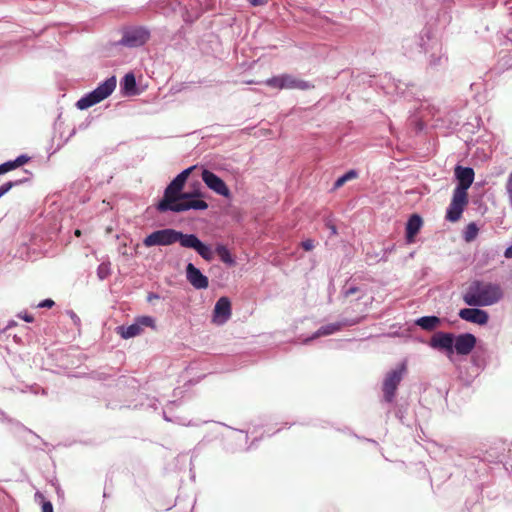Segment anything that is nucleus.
<instances>
[{"instance_id": "obj_30", "label": "nucleus", "mask_w": 512, "mask_h": 512, "mask_svg": "<svg viewBox=\"0 0 512 512\" xmlns=\"http://www.w3.org/2000/svg\"><path fill=\"white\" fill-rule=\"evenodd\" d=\"M20 182L21 181H19V183ZM17 184H18V182L9 181V182H6L3 185H1L0 186V197H2L4 194H6L12 187H14Z\"/></svg>"}, {"instance_id": "obj_11", "label": "nucleus", "mask_w": 512, "mask_h": 512, "mask_svg": "<svg viewBox=\"0 0 512 512\" xmlns=\"http://www.w3.org/2000/svg\"><path fill=\"white\" fill-rule=\"evenodd\" d=\"M454 335L452 333L437 332L430 340V345L434 349L445 350L448 355L454 353Z\"/></svg>"}, {"instance_id": "obj_18", "label": "nucleus", "mask_w": 512, "mask_h": 512, "mask_svg": "<svg viewBox=\"0 0 512 512\" xmlns=\"http://www.w3.org/2000/svg\"><path fill=\"white\" fill-rule=\"evenodd\" d=\"M440 318L437 316H424L416 320V325L423 330L432 331L440 325Z\"/></svg>"}, {"instance_id": "obj_5", "label": "nucleus", "mask_w": 512, "mask_h": 512, "mask_svg": "<svg viewBox=\"0 0 512 512\" xmlns=\"http://www.w3.org/2000/svg\"><path fill=\"white\" fill-rule=\"evenodd\" d=\"M150 39V32L145 27H130L123 30L118 44L136 48L144 45Z\"/></svg>"}, {"instance_id": "obj_25", "label": "nucleus", "mask_w": 512, "mask_h": 512, "mask_svg": "<svg viewBox=\"0 0 512 512\" xmlns=\"http://www.w3.org/2000/svg\"><path fill=\"white\" fill-rule=\"evenodd\" d=\"M478 231H479V229L475 223H473V222L469 223L464 232V239L467 242L473 241L476 238Z\"/></svg>"}, {"instance_id": "obj_32", "label": "nucleus", "mask_w": 512, "mask_h": 512, "mask_svg": "<svg viewBox=\"0 0 512 512\" xmlns=\"http://www.w3.org/2000/svg\"><path fill=\"white\" fill-rule=\"evenodd\" d=\"M55 302L52 299H45L38 304L39 308H52Z\"/></svg>"}, {"instance_id": "obj_34", "label": "nucleus", "mask_w": 512, "mask_h": 512, "mask_svg": "<svg viewBox=\"0 0 512 512\" xmlns=\"http://www.w3.org/2000/svg\"><path fill=\"white\" fill-rule=\"evenodd\" d=\"M252 6H262L268 3V0H248Z\"/></svg>"}, {"instance_id": "obj_29", "label": "nucleus", "mask_w": 512, "mask_h": 512, "mask_svg": "<svg viewBox=\"0 0 512 512\" xmlns=\"http://www.w3.org/2000/svg\"><path fill=\"white\" fill-rule=\"evenodd\" d=\"M506 192L508 195L509 203L512 207V172L509 174L507 182H506Z\"/></svg>"}, {"instance_id": "obj_17", "label": "nucleus", "mask_w": 512, "mask_h": 512, "mask_svg": "<svg viewBox=\"0 0 512 512\" xmlns=\"http://www.w3.org/2000/svg\"><path fill=\"white\" fill-rule=\"evenodd\" d=\"M282 76L284 89L308 90L314 87L309 82L296 78L290 74H282Z\"/></svg>"}, {"instance_id": "obj_15", "label": "nucleus", "mask_w": 512, "mask_h": 512, "mask_svg": "<svg viewBox=\"0 0 512 512\" xmlns=\"http://www.w3.org/2000/svg\"><path fill=\"white\" fill-rule=\"evenodd\" d=\"M459 317L478 325H485L489 320L488 313L478 308H463L459 311Z\"/></svg>"}, {"instance_id": "obj_31", "label": "nucleus", "mask_w": 512, "mask_h": 512, "mask_svg": "<svg viewBox=\"0 0 512 512\" xmlns=\"http://www.w3.org/2000/svg\"><path fill=\"white\" fill-rule=\"evenodd\" d=\"M301 246L305 251H311L314 248V241L307 239L301 242Z\"/></svg>"}, {"instance_id": "obj_20", "label": "nucleus", "mask_w": 512, "mask_h": 512, "mask_svg": "<svg viewBox=\"0 0 512 512\" xmlns=\"http://www.w3.org/2000/svg\"><path fill=\"white\" fill-rule=\"evenodd\" d=\"M215 251L223 263L228 265L235 264V260L226 246L217 245Z\"/></svg>"}, {"instance_id": "obj_21", "label": "nucleus", "mask_w": 512, "mask_h": 512, "mask_svg": "<svg viewBox=\"0 0 512 512\" xmlns=\"http://www.w3.org/2000/svg\"><path fill=\"white\" fill-rule=\"evenodd\" d=\"M195 168V166L189 167L185 170H183L180 174H178L172 181V186L178 187L183 190L184 185L191 174L192 170Z\"/></svg>"}, {"instance_id": "obj_1", "label": "nucleus", "mask_w": 512, "mask_h": 512, "mask_svg": "<svg viewBox=\"0 0 512 512\" xmlns=\"http://www.w3.org/2000/svg\"><path fill=\"white\" fill-rule=\"evenodd\" d=\"M176 242L182 247L194 249L206 261H211L214 257L211 248L201 242L196 235L183 234L170 228L154 231L143 240L146 247L167 246Z\"/></svg>"}, {"instance_id": "obj_4", "label": "nucleus", "mask_w": 512, "mask_h": 512, "mask_svg": "<svg viewBox=\"0 0 512 512\" xmlns=\"http://www.w3.org/2000/svg\"><path fill=\"white\" fill-rule=\"evenodd\" d=\"M116 88V77L112 76L106 79L102 84H100L96 89H94L89 94L85 95L81 99H79L76 103L77 108L84 110L87 109L112 94V92Z\"/></svg>"}, {"instance_id": "obj_7", "label": "nucleus", "mask_w": 512, "mask_h": 512, "mask_svg": "<svg viewBox=\"0 0 512 512\" xmlns=\"http://www.w3.org/2000/svg\"><path fill=\"white\" fill-rule=\"evenodd\" d=\"M143 327H155V321L150 316L138 317L135 323L129 326H119L117 333L124 339L133 338L139 336L143 332Z\"/></svg>"}, {"instance_id": "obj_8", "label": "nucleus", "mask_w": 512, "mask_h": 512, "mask_svg": "<svg viewBox=\"0 0 512 512\" xmlns=\"http://www.w3.org/2000/svg\"><path fill=\"white\" fill-rule=\"evenodd\" d=\"M467 204L468 194L453 191L452 200L446 212V219L450 222L458 221Z\"/></svg>"}, {"instance_id": "obj_16", "label": "nucleus", "mask_w": 512, "mask_h": 512, "mask_svg": "<svg viewBox=\"0 0 512 512\" xmlns=\"http://www.w3.org/2000/svg\"><path fill=\"white\" fill-rule=\"evenodd\" d=\"M423 225L422 218L418 214H413L406 224V241L411 244L414 243L416 235L419 233Z\"/></svg>"}, {"instance_id": "obj_3", "label": "nucleus", "mask_w": 512, "mask_h": 512, "mask_svg": "<svg viewBox=\"0 0 512 512\" xmlns=\"http://www.w3.org/2000/svg\"><path fill=\"white\" fill-rule=\"evenodd\" d=\"M502 296L503 291L498 284L474 280L468 285L462 298L468 306L483 307L497 303Z\"/></svg>"}, {"instance_id": "obj_13", "label": "nucleus", "mask_w": 512, "mask_h": 512, "mask_svg": "<svg viewBox=\"0 0 512 512\" xmlns=\"http://www.w3.org/2000/svg\"><path fill=\"white\" fill-rule=\"evenodd\" d=\"M476 341V337L473 334H460L454 337V351L459 355H468L474 349Z\"/></svg>"}, {"instance_id": "obj_33", "label": "nucleus", "mask_w": 512, "mask_h": 512, "mask_svg": "<svg viewBox=\"0 0 512 512\" xmlns=\"http://www.w3.org/2000/svg\"><path fill=\"white\" fill-rule=\"evenodd\" d=\"M19 318H21L22 320H24L25 322H33L34 321V317L31 315V314H28V313H21L18 315Z\"/></svg>"}, {"instance_id": "obj_38", "label": "nucleus", "mask_w": 512, "mask_h": 512, "mask_svg": "<svg viewBox=\"0 0 512 512\" xmlns=\"http://www.w3.org/2000/svg\"><path fill=\"white\" fill-rule=\"evenodd\" d=\"M330 229H331L332 234H336L337 233L336 227L334 225H331Z\"/></svg>"}, {"instance_id": "obj_35", "label": "nucleus", "mask_w": 512, "mask_h": 512, "mask_svg": "<svg viewBox=\"0 0 512 512\" xmlns=\"http://www.w3.org/2000/svg\"><path fill=\"white\" fill-rule=\"evenodd\" d=\"M358 291L357 287H351L345 291V296L348 297L350 295L355 294Z\"/></svg>"}, {"instance_id": "obj_24", "label": "nucleus", "mask_w": 512, "mask_h": 512, "mask_svg": "<svg viewBox=\"0 0 512 512\" xmlns=\"http://www.w3.org/2000/svg\"><path fill=\"white\" fill-rule=\"evenodd\" d=\"M358 174L355 170H350L347 173H345L343 176L339 177L335 184L334 188H340L343 186L347 181L357 178Z\"/></svg>"}, {"instance_id": "obj_12", "label": "nucleus", "mask_w": 512, "mask_h": 512, "mask_svg": "<svg viewBox=\"0 0 512 512\" xmlns=\"http://www.w3.org/2000/svg\"><path fill=\"white\" fill-rule=\"evenodd\" d=\"M186 279L195 289H207L209 286L208 277L192 263L186 266Z\"/></svg>"}, {"instance_id": "obj_23", "label": "nucleus", "mask_w": 512, "mask_h": 512, "mask_svg": "<svg viewBox=\"0 0 512 512\" xmlns=\"http://www.w3.org/2000/svg\"><path fill=\"white\" fill-rule=\"evenodd\" d=\"M342 326H343V324L339 323V322L324 325L318 329V331L315 334V337L333 334V333L341 330Z\"/></svg>"}, {"instance_id": "obj_40", "label": "nucleus", "mask_w": 512, "mask_h": 512, "mask_svg": "<svg viewBox=\"0 0 512 512\" xmlns=\"http://www.w3.org/2000/svg\"><path fill=\"white\" fill-rule=\"evenodd\" d=\"M245 83H246V84H253V83H254V81H253V80H249V81H246Z\"/></svg>"}, {"instance_id": "obj_28", "label": "nucleus", "mask_w": 512, "mask_h": 512, "mask_svg": "<svg viewBox=\"0 0 512 512\" xmlns=\"http://www.w3.org/2000/svg\"><path fill=\"white\" fill-rule=\"evenodd\" d=\"M35 497L40 499L42 503V512H53V506L50 501H44V495L40 492L35 494Z\"/></svg>"}, {"instance_id": "obj_36", "label": "nucleus", "mask_w": 512, "mask_h": 512, "mask_svg": "<svg viewBox=\"0 0 512 512\" xmlns=\"http://www.w3.org/2000/svg\"><path fill=\"white\" fill-rule=\"evenodd\" d=\"M504 256L508 259L512 258V245L505 250Z\"/></svg>"}, {"instance_id": "obj_10", "label": "nucleus", "mask_w": 512, "mask_h": 512, "mask_svg": "<svg viewBox=\"0 0 512 512\" xmlns=\"http://www.w3.org/2000/svg\"><path fill=\"white\" fill-rule=\"evenodd\" d=\"M455 176L456 179L458 180V185L454 189V192L468 194L467 190L474 181V170L470 167H462L460 165H457L455 167Z\"/></svg>"}, {"instance_id": "obj_39", "label": "nucleus", "mask_w": 512, "mask_h": 512, "mask_svg": "<svg viewBox=\"0 0 512 512\" xmlns=\"http://www.w3.org/2000/svg\"><path fill=\"white\" fill-rule=\"evenodd\" d=\"M154 298H155V299H156V298H158V295H156V294H150V295H149V297H148V299H149V300L154 299Z\"/></svg>"}, {"instance_id": "obj_37", "label": "nucleus", "mask_w": 512, "mask_h": 512, "mask_svg": "<svg viewBox=\"0 0 512 512\" xmlns=\"http://www.w3.org/2000/svg\"><path fill=\"white\" fill-rule=\"evenodd\" d=\"M74 235H75L76 237H80V236L82 235L81 230H80V229H76V230L74 231Z\"/></svg>"}, {"instance_id": "obj_22", "label": "nucleus", "mask_w": 512, "mask_h": 512, "mask_svg": "<svg viewBox=\"0 0 512 512\" xmlns=\"http://www.w3.org/2000/svg\"><path fill=\"white\" fill-rule=\"evenodd\" d=\"M121 87H122V90L127 94L135 92V89H136L135 76L132 73L126 74L121 83Z\"/></svg>"}, {"instance_id": "obj_19", "label": "nucleus", "mask_w": 512, "mask_h": 512, "mask_svg": "<svg viewBox=\"0 0 512 512\" xmlns=\"http://www.w3.org/2000/svg\"><path fill=\"white\" fill-rule=\"evenodd\" d=\"M29 157L26 155H20L13 161H8L0 165V175L14 170L29 161Z\"/></svg>"}, {"instance_id": "obj_26", "label": "nucleus", "mask_w": 512, "mask_h": 512, "mask_svg": "<svg viewBox=\"0 0 512 512\" xmlns=\"http://www.w3.org/2000/svg\"><path fill=\"white\" fill-rule=\"evenodd\" d=\"M110 262H103L97 268V276L100 280L106 279L111 274Z\"/></svg>"}, {"instance_id": "obj_2", "label": "nucleus", "mask_w": 512, "mask_h": 512, "mask_svg": "<svg viewBox=\"0 0 512 512\" xmlns=\"http://www.w3.org/2000/svg\"><path fill=\"white\" fill-rule=\"evenodd\" d=\"M196 197H201L199 190L183 193L182 189L172 186V183H170L164 191L162 200L157 204V210L159 212H183L190 209H207L208 204L204 200L195 199Z\"/></svg>"}, {"instance_id": "obj_14", "label": "nucleus", "mask_w": 512, "mask_h": 512, "mask_svg": "<svg viewBox=\"0 0 512 512\" xmlns=\"http://www.w3.org/2000/svg\"><path fill=\"white\" fill-rule=\"evenodd\" d=\"M231 317V302L227 297H221L215 304L213 322L224 324Z\"/></svg>"}, {"instance_id": "obj_27", "label": "nucleus", "mask_w": 512, "mask_h": 512, "mask_svg": "<svg viewBox=\"0 0 512 512\" xmlns=\"http://www.w3.org/2000/svg\"><path fill=\"white\" fill-rule=\"evenodd\" d=\"M265 84L269 87L276 88V89H284L283 88V76H274L268 80H266Z\"/></svg>"}, {"instance_id": "obj_6", "label": "nucleus", "mask_w": 512, "mask_h": 512, "mask_svg": "<svg viewBox=\"0 0 512 512\" xmlns=\"http://www.w3.org/2000/svg\"><path fill=\"white\" fill-rule=\"evenodd\" d=\"M405 371L406 366L402 364L397 369H394L386 374L382 386V391L386 402L393 401L398 385L402 381Z\"/></svg>"}, {"instance_id": "obj_9", "label": "nucleus", "mask_w": 512, "mask_h": 512, "mask_svg": "<svg viewBox=\"0 0 512 512\" xmlns=\"http://www.w3.org/2000/svg\"><path fill=\"white\" fill-rule=\"evenodd\" d=\"M201 177H202L203 182L206 184V186L209 189H211L212 191H214L215 193H217L218 195H221L223 197H226V198L231 197V192H230L228 186L216 174H214L213 172H211L207 169H204L202 171Z\"/></svg>"}]
</instances>
